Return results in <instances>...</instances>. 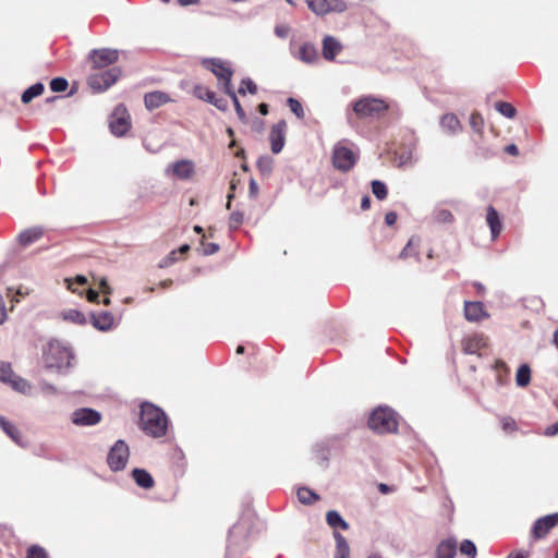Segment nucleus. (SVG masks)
Returning <instances> with one entry per match:
<instances>
[{"label":"nucleus","instance_id":"obj_52","mask_svg":"<svg viewBox=\"0 0 558 558\" xmlns=\"http://www.w3.org/2000/svg\"><path fill=\"white\" fill-rule=\"evenodd\" d=\"M65 281L68 282V288L70 290H72L73 292H75V289L73 288V283L75 282L77 284L84 286L87 283V278L85 276L78 275L75 277L74 281L71 279H66Z\"/></svg>","mask_w":558,"mask_h":558},{"label":"nucleus","instance_id":"obj_13","mask_svg":"<svg viewBox=\"0 0 558 558\" xmlns=\"http://www.w3.org/2000/svg\"><path fill=\"white\" fill-rule=\"evenodd\" d=\"M71 421L76 426H94L101 421V414L92 408H80L72 413Z\"/></svg>","mask_w":558,"mask_h":558},{"label":"nucleus","instance_id":"obj_50","mask_svg":"<svg viewBox=\"0 0 558 558\" xmlns=\"http://www.w3.org/2000/svg\"><path fill=\"white\" fill-rule=\"evenodd\" d=\"M330 12H343L347 10V4L342 0H328Z\"/></svg>","mask_w":558,"mask_h":558},{"label":"nucleus","instance_id":"obj_41","mask_svg":"<svg viewBox=\"0 0 558 558\" xmlns=\"http://www.w3.org/2000/svg\"><path fill=\"white\" fill-rule=\"evenodd\" d=\"M460 553L462 555H466L469 558H475L476 557V546L475 544L470 539H464L460 544Z\"/></svg>","mask_w":558,"mask_h":558},{"label":"nucleus","instance_id":"obj_22","mask_svg":"<svg viewBox=\"0 0 558 558\" xmlns=\"http://www.w3.org/2000/svg\"><path fill=\"white\" fill-rule=\"evenodd\" d=\"M486 222L490 229L492 238L495 240L500 234L502 225L498 211L493 206L487 208Z\"/></svg>","mask_w":558,"mask_h":558},{"label":"nucleus","instance_id":"obj_46","mask_svg":"<svg viewBox=\"0 0 558 558\" xmlns=\"http://www.w3.org/2000/svg\"><path fill=\"white\" fill-rule=\"evenodd\" d=\"M482 338L480 337H474V338H471L469 339L466 342H465V345H464V352L466 354H475L477 349L480 348L481 343H482Z\"/></svg>","mask_w":558,"mask_h":558},{"label":"nucleus","instance_id":"obj_53","mask_svg":"<svg viewBox=\"0 0 558 558\" xmlns=\"http://www.w3.org/2000/svg\"><path fill=\"white\" fill-rule=\"evenodd\" d=\"M258 191H259V189H258V184H257V182L255 181V179H253V178H252V179L250 180V184H248V196H250L251 198H256V197H257V195H258Z\"/></svg>","mask_w":558,"mask_h":558},{"label":"nucleus","instance_id":"obj_36","mask_svg":"<svg viewBox=\"0 0 558 558\" xmlns=\"http://www.w3.org/2000/svg\"><path fill=\"white\" fill-rule=\"evenodd\" d=\"M397 163L399 168L403 167H412L416 162L414 158L413 151L411 149H405L397 155Z\"/></svg>","mask_w":558,"mask_h":558},{"label":"nucleus","instance_id":"obj_35","mask_svg":"<svg viewBox=\"0 0 558 558\" xmlns=\"http://www.w3.org/2000/svg\"><path fill=\"white\" fill-rule=\"evenodd\" d=\"M8 385H10L15 391L24 395L29 393L32 387L26 379L17 375H14Z\"/></svg>","mask_w":558,"mask_h":558},{"label":"nucleus","instance_id":"obj_23","mask_svg":"<svg viewBox=\"0 0 558 558\" xmlns=\"http://www.w3.org/2000/svg\"><path fill=\"white\" fill-rule=\"evenodd\" d=\"M464 316L469 322H478L485 316L483 304L481 302L464 303Z\"/></svg>","mask_w":558,"mask_h":558},{"label":"nucleus","instance_id":"obj_3","mask_svg":"<svg viewBox=\"0 0 558 558\" xmlns=\"http://www.w3.org/2000/svg\"><path fill=\"white\" fill-rule=\"evenodd\" d=\"M332 166L341 171H350L359 159V151L353 149V145L347 140L340 141L335 144L332 148Z\"/></svg>","mask_w":558,"mask_h":558},{"label":"nucleus","instance_id":"obj_16","mask_svg":"<svg viewBox=\"0 0 558 558\" xmlns=\"http://www.w3.org/2000/svg\"><path fill=\"white\" fill-rule=\"evenodd\" d=\"M170 101V96L161 90L146 93L144 96V105L149 111H153Z\"/></svg>","mask_w":558,"mask_h":558},{"label":"nucleus","instance_id":"obj_26","mask_svg":"<svg viewBox=\"0 0 558 558\" xmlns=\"http://www.w3.org/2000/svg\"><path fill=\"white\" fill-rule=\"evenodd\" d=\"M333 537L336 541V554L333 558H349L350 556V546L345 539V537L339 532L333 533Z\"/></svg>","mask_w":558,"mask_h":558},{"label":"nucleus","instance_id":"obj_24","mask_svg":"<svg viewBox=\"0 0 558 558\" xmlns=\"http://www.w3.org/2000/svg\"><path fill=\"white\" fill-rule=\"evenodd\" d=\"M440 126L449 134H456L461 130V123L453 113L444 114L440 119Z\"/></svg>","mask_w":558,"mask_h":558},{"label":"nucleus","instance_id":"obj_57","mask_svg":"<svg viewBox=\"0 0 558 558\" xmlns=\"http://www.w3.org/2000/svg\"><path fill=\"white\" fill-rule=\"evenodd\" d=\"M40 389L43 392L48 395H56L58 392L57 387L49 383H43L40 385Z\"/></svg>","mask_w":558,"mask_h":558},{"label":"nucleus","instance_id":"obj_14","mask_svg":"<svg viewBox=\"0 0 558 558\" xmlns=\"http://www.w3.org/2000/svg\"><path fill=\"white\" fill-rule=\"evenodd\" d=\"M287 122L280 120L272 125L269 133L270 148L274 154H279L286 143Z\"/></svg>","mask_w":558,"mask_h":558},{"label":"nucleus","instance_id":"obj_37","mask_svg":"<svg viewBox=\"0 0 558 558\" xmlns=\"http://www.w3.org/2000/svg\"><path fill=\"white\" fill-rule=\"evenodd\" d=\"M63 318L76 325H85L87 323L86 316L77 310H69L64 312Z\"/></svg>","mask_w":558,"mask_h":558},{"label":"nucleus","instance_id":"obj_49","mask_svg":"<svg viewBox=\"0 0 558 558\" xmlns=\"http://www.w3.org/2000/svg\"><path fill=\"white\" fill-rule=\"evenodd\" d=\"M484 121L480 113L475 112L472 113L470 117V125L473 129V131L480 133L482 131Z\"/></svg>","mask_w":558,"mask_h":558},{"label":"nucleus","instance_id":"obj_38","mask_svg":"<svg viewBox=\"0 0 558 558\" xmlns=\"http://www.w3.org/2000/svg\"><path fill=\"white\" fill-rule=\"evenodd\" d=\"M495 109L502 114L506 118L512 119L515 117L517 110L515 108L510 104L506 101H497L495 104Z\"/></svg>","mask_w":558,"mask_h":558},{"label":"nucleus","instance_id":"obj_8","mask_svg":"<svg viewBox=\"0 0 558 558\" xmlns=\"http://www.w3.org/2000/svg\"><path fill=\"white\" fill-rule=\"evenodd\" d=\"M202 64L218 78L223 88L231 84L233 71L228 63L219 58H209L204 59Z\"/></svg>","mask_w":558,"mask_h":558},{"label":"nucleus","instance_id":"obj_59","mask_svg":"<svg viewBox=\"0 0 558 558\" xmlns=\"http://www.w3.org/2000/svg\"><path fill=\"white\" fill-rule=\"evenodd\" d=\"M289 27L284 25H277L275 27V34L280 38H286L289 34Z\"/></svg>","mask_w":558,"mask_h":558},{"label":"nucleus","instance_id":"obj_61","mask_svg":"<svg viewBox=\"0 0 558 558\" xmlns=\"http://www.w3.org/2000/svg\"><path fill=\"white\" fill-rule=\"evenodd\" d=\"M225 93L230 96L232 102H233V106H235L236 102H240L238 97H236V94L235 92L233 90L232 88V84H230L229 86L225 87L223 88Z\"/></svg>","mask_w":558,"mask_h":558},{"label":"nucleus","instance_id":"obj_2","mask_svg":"<svg viewBox=\"0 0 558 558\" xmlns=\"http://www.w3.org/2000/svg\"><path fill=\"white\" fill-rule=\"evenodd\" d=\"M46 367L68 372L73 366L74 353L58 340H50L44 350Z\"/></svg>","mask_w":558,"mask_h":558},{"label":"nucleus","instance_id":"obj_15","mask_svg":"<svg viewBox=\"0 0 558 558\" xmlns=\"http://www.w3.org/2000/svg\"><path fill=\"white\" fill-rule=\"evenodd\" d=\"M194 95L203 99L211 105H214L219 110L225 111L228 108V101L227 99L222 97H218L215 92L208 89L207 87L197 85L194 88Z\"/></svg>","mask_w":558,"mask_h":558},{"label":"nucleus","instance_id":"obj_9","mask_svg":"<svg viewBox=\"0 0 558 558\" xmlns=\"http://www.w3.org/2000/svg\"><path fill=\"white\" fill-rule=\"evenodd\" d=\"M109 128L114 136H123L131 128L130 116L123 105H119L113 110Z\"/></svg>","mask_w":558,"mask_h":558},{"label":"nucleus","instance_id":"obj_42","mask_svg":"<svg viewBox=\"0 0 558 558\" xmlns=\"http://www.w3.org/2000/svg\"><path fill=\"white\" fill-rule=\"evenodd\" d=\"M246 92H248L252 95L256 94L257 92L256 84L248 77L242 80L241 86L238 90L240 95H245Z\"/></svg>","mask_w":558,"mask_h":558},{"label":"nucleus","instance_id":"obj_63","mask_svg":"<svg viewBox=\"0 0 558 558\" xmlns=\"http://www.w3.org/2000/svg\"><path fill=\"white\" fill-rule=\"evenodd\" d=\"M558 434V421L545 429L546 436H555Z\"/></svg>","mask_w":558,"mask_h":558},{"label":"nucleus","instance_id":"obj_25","mask_svg":"<svg viewBox=\"0 0 558 558\" xmlns=\"http://www.w3.org/2000/svg\"><path fill=\"white\" fill-rule=\"evenodd\" d=\"M135 483L145 489H149L154 486L153 476L144 469H134L132 471Z\"/></svg>","mask_w":558,"mask_h":558},{"label":"nucleus","instance_id":"obj_58","mask_svg":"<svg viewBox=\"0 0 558 558\" xmlns=\"http://www.w3.org/2000/svg\"><path fill=\"white\" fill-rule=\"evenodd\" d=\"M413 242H414L413 239L409 240L405 247L400 252V255H399L400 258H407L409 255H411L413 253L412 252Z\"/></svg>","mask_w":558,"mask_h":558},{"label":"nucleus","instance_id":"obj_21","mask_svg":"<svg viewBox=\"0 0 558 558\" xmlns=\"http://www.w3.org/2000/svg\"><path fill=\"white\" fill-rule=\"evenodd\" d=\"M457 546L458 544L454 537L441 541L436 549V558H454Z\"/></svg>","mask_w":558,"mask_h":558},{"label":"nucleus","instance_id":"obj_54","mask_svg":"<svg viewBox=\"0 0 558 558\" xmlns=\"http://www.w3.org/2000/svg\"><path fill=\"white\" fill-rule=\"evenodd\" d=\"M177 260V252L175 251H172L166 258H163L159 266L161 268L163 267H168L169 265H171L172 263H174Z\"/></svg>","mask_w":558,"mask_h":558},{"label":"nucleus","instance_id":"obj_18","mask_svg":"<svg viewBox=\"0 0 558 558\" xmlns=\"http://www.w3.org/2000/svg\"><path fill=\"white\" fill-rule=\"evenodd\" d=\"M93 326L100 331H108L114 325V317L110 312L104 311L98 314H92Z\"/></svg>","mask_w":558,"mask_h":558},{"label":"nucleus","instance_id":"obj_56","mask_svg":"<svg viewBox=\"0 0 558 558\" xmlns=\"http://www.w3.org/2000/svg\"><path fill=\"white\" fill-rule=\"evenodd\" d=\"M502 429L504 430H514L515 429V422L511 417H504L501 420Z\"/></svg>","mask_w":558,"mask_h":558},{"label":"nucleus","instance_id":"obj_47","mask_svg":"<svg viewBox=\"0 0 558 558\" xmlns=\"http://www.w3.org/2000/svg\"><path fill=\"white\" fill-rule=\"evenodd\" d=\"M435 219L440 223H450L453 221V215L447 209H438L435 211Z\"/></svg>","mask_w":558,"mask_h":558},{"label":"nucleus","instance_id":"obj_39","mask_svg":"<svg viewBox=\"0 0 558 558\" xmlns=\"http://www.w3.org/2000/svg\"><path fill=\"white\" fill-rule=\"evenodd\" d=\"M372 192L375 195V197L379 201H383L388 195V190L386 184L380 180H373L371 183Z\"/></svg>","mask_w":558,"mask_h":558},{"label":"nucleus","instance_id":"obj_32","mask_svg":"<svg viewBox=\"0 0 558 558\" xmlns=\"http://www.w3.org/2000/svg\"><path fill=\"white\" fill-rule=\"evenodd\" d=\"M298 499L303 505H312L319 499V496L307 487L298 489Z\"/></svg>","mask_w":558,"mask_h":558},{"label":"nucleus","instance_id":"obj_27","mask_svg":"<svg viewBox=\"0 0 558 558\" xmlns=\"http://www.w3.org/2000/svg\"><path fill=\"white\" fill-rule=\"evenodd\" d=\"M43 235V229L34 227L22 231L19 234V241L22 245L26 246L37 241Z\"/></svg>","mask_w":558,"mask_h":558},{"label":"nucleus","instance_id":"obj_60","mask_svg":"<svg viewBox=\"0 0 558 558\" xmlns=\"http://www.w3.org/2000/svg\"><path fill=\"white\" fill-rule=\"evenodd\" d=\"M234 109H235L236 116L240 119V121L246 122L247 118H246L245 111L242 108L240 102L235 104Z\"/></svg>","mask_w":558,"mask_h":558},{"label":"nucleus","instance_id":"obj_17","mask_svg":"<svg viewBox=\"0 0 558 558\" xmlns=\"http://www.w3.org/2000/svg\"><path fill=\"white\" fill-rule=\"evenodd\" d=\"M292 56L306 64H313L318 60V51L311 43L301 45L298 51H292Z\"/></svg>","mask_w":558,"mask_h":558},{"label":"nucleus","instance_id":"obj_31","mask_svg":"<svg viewBox=\"0 0 558 558\" xmlns=\"http://www.w3.org/2000/svg\"><path fill=\"white\" fill-rule=\"evenodd\" d=\"M531 381V368L527 364H522L517 371L515 383L519 387H525Z\"/></svg>","mask_w":558,"mask_h":558},{"label":"nucleus","instance_id":"obj_1","mask_svg":"<svg viewBox=\"0 0 558 558\" xmlns=\"http://www.w3.org/2000/svg\"><path fill=\"white\" fill-rule=\"evenodd\" d=\"M142 429L151 437H162L167 433L168 417L158 407L145 402L141 407Z\"/></svg>","mask_w":558,"mask_h":558},{"label":"nucleus","instance_id":"obj_19","mask_svg":"<svg viewBox=\"0 0 558 558\" xmlns=\"http://www.w3.org/2000/svg\"><path fill=\"white\" fill-rule=\"evenodd\" d=\"M341 50H342V45L337 38H335L332 36H326L323 39V57L326 60H328V61L335 60V57Z\"/></svg>","mask_w":558,"mask_h":558},{"label":"nucleus","instance_id":"obj_48","mask_svg":"<svg viewBox=\"0 0 558 558\" xmlns=\"http://www.w3.org/2000/svg\"><path fill=\"white\" fill-rule=\"evenodd\" d=\"M243 220H244L243 213L233 211L229 218V228L231 230H236L242 225Z\"/></svg>","mask_w":558,"mask_h":558},{"label":"nucleus","instance_id":"obj_6","mask_svg":"<svg viewBox=\"0 0 558 558\" xmlns=\"http://www.w3.org/2000/svg\"><path fill=\"white\" fill-rule=\"evenodd\" d=\"M130 457V449L128 444L119 439L110 448L107 457V463L111 471L119 472L125 469Z\"/></svg>","mask_w":558,"mask_h":558},{"label":"nucleus","instance_id":"obj_51","mask_svg":"<svg viewBox=\"0 0 558 558\" xmlns=\"http://www.w3.org/2000/svg\"><path fill=\"white\" fill-rule=\"evenodd\" d=\"M202 247H203V254L206 256L213 255L219 251V245L216 243L202 242Z\"/></svg>","mask_w":558,"mask_h":558},{"label":"nucleus","instance_id":"obj_5","mask_svg":"<svg viewBox=\"0 0 558 558\" xmlns=\"http://www.w3.org/2000/svg\"><path fill=\"white\" fill-rule=\"evenodd\" d=\"M368 426L378 434L397 432L396 414L388 407H378L369 415Z\"/></svg>","mask_w":558,"mask_h":558},{"label":"nucleus","instance_id":"obj_4","mask_svg":"<svg viewBox=\"0 0 558 558\" xmlns=\"http://www.w3.org/2000/svg\"><path fill=\"white\" fill-rule=\"evenodd\" d=\"M389 109L388 104L378 97L364 96L352 104V110L360 119L378 118Z\"/></svg>","mask_w":558,"mask_h":558},{"label":"nucleus","instance_id":"obj_33","mask_svg":"<svg viewBox=\"0 0 558 558\" xmlns=\"http://www.w3.org/2000/svg\"><path fill=\"white\" fill-rule=\"evenodd\" d=\"M256 166L262 175L268 177L272 172L274 159L268 155L260 156Z\"/></svg>","mask_w":558,"mask_h":558},{"label":"nucleus","instance_id":"obj_55","mask_svg":"<svg viewBox=\"0 0 558 558\" xmlns=\"http://www.w3.org/2000/svg\"><path fill=\"white\" fill-rule=\"evenodd\" d=\"M98 286L101 289L102 293L107 295L112 293V289L105 277L99 278Z\"/></svg>","mask_w":558,"mask_h":558},{"label":"nucleus","instance_id":"obj_45","mask_svg":"<svg viewBox=\"0 0 558 558\" xmlns=\"http://www.w3.org/2000/svg\"><path fill=\"white\" fill-rule=\"evenodd\" d=\"M69 86L68 81L64 77H54L50 82V89L54 93L64 92Z\"/></svg>","mask_w":558,"mask_h":558},{"label":"nucleus","instance_id":"obj_34","mask_svg":"<svg viewBox=\"0 0 558 558\" xmlns=\"http://www.w3.org/2000/svg\"><path fill=\"white\" fill-rule=\"evenodd\" d=\"M307 7L317 15H324L330 12L328 0H306Z\"/></svg>","mask_w":558,"mask_h":558},{"label":"nucleus","instance_id":"obj_40","mask_svg":"<svg viewBox=\"0 0 558 558\" xmlns=\"http://www.w3.org/2000/svg\"><path fill=\"white\" fill-rule=\"evenodd\" d=\"M14 372L12 369V366L8 362H0V381L8 384L12 377L14 376Z\"/></svg>","mask_w":558,"mask_h":558},{"label":"nucleus","instance_id":"obj_64","mask_svg":"<svg viewBox=\"0 0 558 558\" xmlns=\"http://www.w3.org/2000/svg\"><path fill=\"white\" fill-rule=\"evenodd\" d=\"M87 300L89 302H98L99 300V293L94 289H88L87 291Z\"/></svg>","mask_w":558,"mask_h":558},{"label":"nucleus","instance_id":"obj_7","mask_svg":"<svg viewBox=\"0 0 558 558\" xmlns=\"http://www.w3.org/2000/svg\"><path fill=\"white\" fill-rule=\"evenodd\" d=\"M120 75L121 70L114 66L89 75L87 82L94 90L104 92L111 87L118 81Z\"/></svg>","mask_w":558,"mask_h":558},{"label":"nucleus","instance_id":"obj_62","mask_svg":"<svg viewBox=\"0 0 558 558\" xmlns=\"http://www.w3.org/2000/svg\"><path fill=\"white\" fill-rule=\"evenodd\" d=\"M397 214L395 211H388L386 215H385V222L387 226H393L397 221Z\"/></svg>","mask_w":558,"mask_h":558},{"label":"nucleus","instance_id":"obj_20","mask_svg":"<svg viewBox=\"0 0 558 558\" xmlns=\"http://www.w3.org/2000/svg\"><path fill=\"white\" fill-rule=\"evenodd\" d=\"M172 172L181 180H187L194 172V163L191 160L182 159L171 165Z\"/></svg>","mask_w":558,"mask_h":558},{"label":"nucleus","instance_id":"obj_44","mask_svg":"<svg viewBox=\"0 0 558 558\" xmlns=\"http://www.w3.org/2000/svg\"><path fill=\"white\" fill-rule=\"evenodd\" d=\"M287 102H288V106H289L290 110L299 119H303L304 118V110H303L302 104L298 99L290 97V98H288Z\"/></svg>","mask_w":558,"mask_h":558},{"label":"nucleus","instance_id":"obj_12","mask_svg":"<svg viewBox=\"0 0 558 558\" xmlns=\"http://www.w3.org/2000/svg\"><path fill=\"white\" fill-rule=\"evenodd\" d=\"M558 524V512L538 518L531 531L532 538L538 541L544 538L551 529Z\"/></svg>","mask_w":558,"mask_h":558},{"label":"nucleus","instance_id":"obj_28","mask_svg":"<svg viewBox=\"0 0 558 558\" xmlns=\"http://www.w3.org/2000/svg\"><path fill=\"white\" fill-rule=\"evenodd\" d=\"M327 524L332 529L348 530V522L341 517L337 510H329L326 514Z\"/></svg>","mask_w":558,"mask_h":558},{"label":"nucleus","instance_id":"obj_30","mask_svg":"<svg viewBox=\"0 0 558 558\" xmlns=\"http://www.w3.org/2000/svg\"><path fill=\"white\" fill-rule=\"evenodd\" d=\"M0 427L14 442L22 445L20 430L3 416H0Z\"/></svg>","mask_w":558,"mask_h":558},{"label":"nucleus","instance_id":"obj_11","mask_svg":"<svg viewBox=\"0 0 558 558\" xmlns=\"http://www.w3.org/2000/svg\"><path fill=\"white\" fill-rule=\"evenodd\" d=\"M88 59L95 69H104L118 61L119 51L110 48L93 49L88 54Z\"/></svg>","mask_w":558,"mask_h":558},{"label":"nucleus","instance_id":"obj_43","mask_svg":"<svg viewBox=\"0 0 558 558\" xmlns=\"http://www.w3.org/2000/svg\"><path fill=\"white\" fill-rule=\"evenodd\" d=\"M26 558H49L45 548L39 545H32L27 549Z\"/></svg>","mask_w":558,"mask_h":558},{"label":"nucleus","instance_id":"obj_10","mask_svg":"<svg viewBox=\"0 0 558 558\" xmlns=\"http://www.w3.org/2000/svg\"><path fill=\"white\" fill-rule=\"evenodd\" d=\"M246 547V533L245 529L240 524H234L229 531V539L227 545V558L232 555L242 553Z\"/></svg>","mask_w":558,"mask_h":558},{"label":"nucleus","instance_id":"obj_29","mask_svg":"<svg viewBox=\"0 0 558 558\" xmlns=\"http://www.w3.org/2000/svg\"><path fill=\"white\" fill-rule=\"evenodd\" d=\"M45 90V85L40 82L33 84L26 88L21 97L23 104L31 102L35 97L40 96Z\"/></svg>","mask_w":558,"mask_h":558}]
</instances>
